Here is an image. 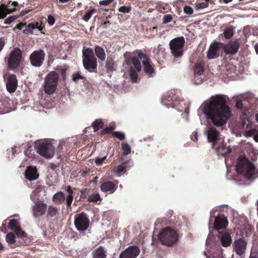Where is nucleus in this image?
Segmentation results:
<instances>
[{
  "label": "nucleus",
  "instance_id": "obj_46",
  "mask_svg": "<svg viewBox=\"0 0 258 258\" xmlns=\"http://www.w3.org/2000/svg\"><path fill=\"white\" fill-rule=\"evenodd\" d=\"M131 10L130 6H122L118 9V11L123 13H128Z\"/></svg>",
  "mask_w": 258,
  "mask_h": 258
},
{
  "label": "nucleus",
  "instance_id": "obj_63",
  "mask_svg": "<svg viewBox=\"0 0 258 258\" xmlns=\"http://www.w3.org/2000/svg\"><path fill=\"white\" fill-rule=\"evenodd\" d=\"M98 179V176H95L93 178V179L92 180V182L94 183H96L97 182V180Z\"/></svg>",
  "mask_w": 258,
  "mask_h": 258
},
{
  "label": "nucleus",
  "instance_id": "obj_36",
  "mask_svg": "<svg viewBox=\"0 0 258 258\" xmlns=\"http://www.w3.org/2000/svg\"><path fill=\"white\" fill-rule=\"evenodd\" d=\"M92 126L95 132L98 131L100 128L103 127V123L101 119H97L93 122Z\"/></svg>",
  "mask_w": 258,
  "mask_h": 258
},
{
  "label": "nucleus",
  "instance_id": "obj_64",
  "mask_svg": "<svg viewBox=\"0 0 258 258\" xmlns=\"http://www.w3.org/2000/svg\"><path fill=\"white\" fill-rule=\"evenodd\" d=\"M254 48L257 54H258V43H256L254 46Z\"/></svg>",
  "mask_w": 258,
  "mask_h": 258
},
{
  "label": "nucleus",
  "instance_id": "obj_57",
  "mask_svg": "<svg viewBox=\"0 0 258 258\" xmlns=\"http://www.w3.org/2000/svg\"><path fill=\"white\" fill-rule=\"evenodd\" d=\"M191 138L192 141L197 142L198 140V135L197 132H194L191 135Z\"/></svg>",
  "mask_w": 258,
  "mask_h": 258
},
{
  "label": "nucleus",
  "instance_id": "obj_8",
  "mask_svg": "<svg viewBox=\"0 0 258 258\" xmlns=\"http://www.w3.org/2000/svg\"><path fill=\"white\" fill-rule=\"evenodd\" d=\"M58 80V75L55 71L49 73L45 77L43 89L45 93L51 95L56 89Z\"/></svg>",
  "mask_w": 258,
  "mask_h": 258
},
{
  "label": "nucleus",
  "instance_id": "obj_44",
  "mask_svg": "<svg viewBox=\"0 0 258 258\" xmlns=\"http://www.w3.org/2000/svg\"><path fill=\"white\" fill-rule=\"evenodd\" d=\"M245 234L244 233H242V235L245 236H248L250 235H251L252 233V227L249 225H246L245 227Z\"/></svg>",
  "mask_w": 258,
  "mask_h": 258
},
{
  "label": "nucleus",
  "instance_id": "obj_26",
  "mask_svg": "<svg viewBox=\"0 0 258 258\" xmlns=\"http://www.w3.org/2000/svg\"><path fill=\"white\" fill-rule=\"evenodd\" d=\"M133 165L132 162L130 161L124 162L121 164L114 167L113 172L119 176L121 173L125 172Z\"/></svg>",
  "mask_w": 258,
  "mask_h": 258
},
{
  "label": "nucleus",
  "instance_id": "obj_54",
  "mask_svg": "<svg viewBox=\"0 0 258 258\" xmlns=\"http://www.w3.org/2000/svg\"><path fill=\"white\" fill-rule=\"evenodd\" d=\"M106 156H104V157L102 158H96L95 160V162L97 165H101L103 162V161L106 159Z\"/></svg>",
  "mask_w": 258,
  "mask_h": 258
},
{
  "label": "nucleus",
  "instance_id": "obj_13",
  "mask_svg": "<svg viewBox=\"0 0 258 258\" xmlns=\"http://www.w3.org/2000/svg\"><path fill=\"white\" fill-rule=\"evenodd\" d=\"M75 225L78 231H84L86 230L89 225V220L87 215L82 213L75 216Z\"/></svg>",
  "mask_w": 258,
  "mask_h": 258
},
{
  "label": "nucleus",
  "instance_id": "obj_50",
  "mask_svg": "<svg viewBox=\"0 0 258 258\" xmlns=\"http://www.w3.org/2000/svg\"><path fill=\"white\" fill-rule=\"evenodd\" d=\"M84 77L80 75L79 73H75L73 75L72 79L73 80L76 82L80 79H83Z\"/></svg>",
  "mask_w": 258,
  "mask_h": 258
},
{
  "label": "nucleus",
  "instance_id": "obj_35",
  "mask_svg": "<svg viewBox=\"0 0 258 258\" xmlns=\"http://www.w3.org/2000/svg\"><path fill=\"white\" fill-rule=\"evenodd\" d=\"M204 72V66L202 62L196 64L194 69V74L203 75Z\"/></svg>",
  "mask_w": 258,
  "mask_h": 258
},
{
  "label": "nucleus",
  "instance_id": "obj_47",
  "mask_svg": "<svg viewBox=\"0 0 258 258\" xmlns=\"http://www.w3.org/2000/svg\"><path fill=\"white\" fill-rule=\"evenodd\" d=\"M113 135L120 140H123L125 138L124 134L120 132H114L113 133Z\"/></svg>",
  "mask_w": 258,
  "mask_h": 258
},
{
  "label": "nucleus",
  "instance_id": "obj_27",
  "mask_svg": "<svg viewBox=\"0 0 258 258\" xmlns=\"http://www.w3.org/2000/svg\"><path fill=\"white\" fill-rule=\"evenodd\" d=\"M25 176L27 179L30 181L37 179L39 174L36 167L31 166L28 167L25 172Z\"/></svg>",
  "mask_w": 258,
  "mask_h": 258
},
{
  "label": "nucleus",
  "instance_id": "obj_38",
  "mask_svg": "<svg viewBox=\"0 0 258 258\" xmlns=\"http://www.w3.org/2000/svg\"><path fill=\"white\" fill-rule=\"evenodd\" d=\"M121 148L122 150V154L123 155H127L129 154L131 152L130 146L126 143H122Z\"/></svg>",
  "mask_w": 258,
  "mask_h": 258
},
{
  "label": "nucleus",
  "instance_id": "obj_32",
  "mask_svg": "<svg viewBox=\"0 0 258 258\" xmlns=\"http://www.w3.org/2000/svg\"><path fill=\"white\" fill-rule=\"evenodd\" d=\"M95 53L97 57L101 60H104L106 58V54L104 50L102 47L96 46L95 47Z\"/></svg>",
  "mask_w": 258,
  "mask_h": 258
},
{
  "label": "nucleus",
  "instance_id": "obj_34",
  "mask_svg": "<svg viewBox=\"0 0 258 258\" xmlns=\"http://www.w3.org/2000/svg\"><path fill=\"white\" fill-rule=\"evenodd\" d=\"M234 29L232 26L227 27L224 31L223 35L225 38L230 39L234 34Z\"/></svg>",
  "mask_w": 258,
  "mask_h": 258
},
{
  "label": "nucleus",
  "instance_id": "obj_60",
  "mask_svg": "<svg viewBox=\"0 0 258 258\" xmlns=\"http://www.w3.org/2000/svg\"><path fill=\"white\" fill-rule=\"evenodd\" d=\"M4 45V41L3 40L2 38H0V51L2 50Z\"/></svg>",
  "mask_w": 258,
  "mask_h": 258
},
{
  "label": "nucleus",
  "instance_id": "obj_53",
  "mask_svg": "<svg viewBox=\"0 0 258 258\" xmlns=\"http://www.w3.org/2000/svg\"><path fill=\"white\" fill-rule=\"evenodd\" d=\"M54 18L51 15H48L47 17V22L50 26H52L55 22Z\"/></svg>",
  "mask_w": 258,
  "mask_h": 258
},
{
  "label": "nucleus",
  "instance_id": "obj_9",
  "mask_svg": "<svg viewBox=\"0 0 258 258\" xmlns=\"http://www.w3.org/2000/svg\"><path fill=\"white\" fill-rule=\"evenodd\" d=\"M241 127L244 131V135L246 137L254 136V139L258 142V132L252 127V123L249 120L245 113H243L240 115Z\"/></svg>",
  "mask_w": 258,
  "mask_h": 258
},
{
  "label": "nucleus",
  "instance_id": "obj_21",
  "mask_svg": "<svg viewBox=\"0 0 258 258\" xmlns=\"http://www.w3.org/2000/svg\"><path fill=\"white\" fill-rule=\"evenodd\" d=\"M222 45L223 44L220 42H215L212 44L207 53L208 58L213 59L218 57Z\"/></svg>",
  "mask_w": 258,
  "mask_h": 258
},
{
  "label": "nucleus",
  "instance_id": "obj_41",
  "mask_svg": "<svg viewBox=\"0 0 258 258\" xmlns=\"http://www.w3.org/2000/svg\"><path fill=\"white\" fill-rule=\"evenodd\" d=\"M101 199L100 195L98 194H93L90 195L88 197V200L90 202H97Z\"/></svg>",
  "mask_w": 258,
  "mask_h": 258
},
{
  "label": "nucleus",
  "instance_id": "obj_10",
  "mask_svg": "<svg viewBox=\"0 0 258 258\" xmlns=\"http://www.w3.org/2000/svg\"><path fill=\"white\" fill-rule=\"evenodd\" d=\"M83 63L84 68L90 72L97 68V60L91 48L83 49Z\"/></svg>",
  "mask_w": 258,
  "mask_h": 258
},
{
  "label": "nucleus",
  "instance_id": "obj_5",
  "mask_svg": "<svg viewBox=\"0 0 258 258\" xmlns=\"http://www.w3.org/2000/svg\"><path fill=\"white\" fill-rule=\"evenodd\" d=\"M218 212L217 210H213L210 212V218L209 228L213 229L217 231H224L228 225V221L226 217Z\"/></svg>",
  "mask_w": 258,
  "mask_h": 258
},
{
  "label": "nucleus",
  "instance_id": "obj_45",
  "mask_svg": "<svg viewBox=\"0 0 258 258\" xmlns=\"http://www.w3.org/2000/svg\"><path fill=\"white\" fill-rule=\"evenodd\" d=\"M172 20V17L170 14H166L165 15L162 19L163 20V24H167L170 22H171Z\"/></svg>",
  "mask_w": 258,
  "mask_h": 258
},
{
  "label": "nucleus",
  "instance_id": "obj_14",
  "mask_svg": "<svg viewBox=\"0 0 258 258\" xmlns=\"http://www.w3.org/2000/svg\"><path fill=\"white\" fill-rule=\"evenodd\" d=\"M208 141L212 144V147L216 146L221 136L220 132L215 126L209 127L206 131Z\"/></svg>",
  "mask_w": 258,
  "mask_h": 258
},
{
  "label": "nucleus",
  "instance_id": "obj_6",
  "mask_svg": "<svg viewBox=\"0 0 258 258\" xmlns=\"http://www.w3.org/2000/svg\"><path fill=\"white\" fill-rule=\"evenodd\" d=\"M35 148L38 154L47 159L54 155V147L48 139L37 141L35 143Z\"/></svg>",
  "mask_w": 258,
  "mask_h": 258
},
{
  "label": "nucleus",
  "instance_id": "obj_20",
  "mask_svg": "<svg viewBox=\"0 0 258 258\" xmlns=\"http://www.w3.org/2000/svg\"><path fill=\"white\" fill-rule=\"evenodd\" d=\"M9 227L15 232L18 237L21 238L26 237V234L22 230L18 220L16 219L11 220L9 224Z\"/></svg>",
  "mask_w": 258,
  "mask_h": 258
},
{
  "label": "nucleus",
  "instance_id": "obj_2",
  "mask_svg": "<svg viewBox=\"0 0 258 258\" xmlns=\"http://www.w3.org/2000/svg\"><path fill=\"white\" fill-rule=\"evenodd\" d=\"M141 60L144 66V71L149 77L153 76L154 69L151 64L150 59L143 52H139L137 55L131 56L130 58L126 59L123 63L130 67V76L133 82H136L138 79V73L141 70Z\"/></svg>",
  "mask_w": 258,
  "mask_h": 258
},
{
  "label": "nucleus",
  "instance_id": "obj_61",
  "mask_svg": "<svg viewBox=\"0 0 258 258\" xmlns=\"http://www.w3.org/2000/svg\"><path fill=\"white\" fill-rule=\"evenodd\" d=\"M23 27H24L23 24H19L17 25V28L18 29H20V30H21Z\"/></svg>",
  "mask_w": 258,
  "mask_h": 258
},
{
  "label": "nucleus",
  "instance_id": "obj_30",
  "mask_svg": "<svg viewBox=\"0 0 258 258\" xmlns=\"http://www.w3.org/2000/svg\"><path fill=\"white\" fill-rule=\"evenodd\" d=\"M213 148L215 149L218 155H221L222 156H224L231 152L230 146H226L224 144H221L217 147L214 146V147Z\"/></svg>",
  "mask_w": 258,
  "mask_h": 258
},
{
  "label": "nucleus",
  "instance_id": "obj_12",
  "mask_svg": "<svg viewBox=\"0 0 258 258\" xmlns=\"http://www.w3.org/2000/svg\"><path fill=\"white\" fill-rule=\"evenodd\" d=\"M22 58V52L18 48L13 49L7 59V64L10 69H14L20 64Z\"/></svg>",
  "mask_w": 258,
  "mask_h": 258
},
{
  "label": "nucleus",
  "instance_id": "obj_33",
  "mask_svg": "<svg viewBox=\"0 0 258 258\" xmlns=\"http://www.w3.org/2000/svg\"><path fill=\"white\" fill-rule=\"evenodd\" d=\"M43 190L41 187H37L35 188L31 194V199L32 201H35L39 199L41 196V192Z\"/></svg>",
  "mask_w": 258,
  "mask_h": 258
},
{
  "label": "nucleus",
  "instance_id": "obj_22",
  "mask_svg": "<svg viewBox=\"0 0 258 258\" xmlns=\"http://www.w3.org/2000/svg\"><path fill=\"white\" fill-rule=\"evenodd\" d=\"M46 209V204L41 202H36L32 206L33 215L35 217L41 216L45 213Z\"/></svg>",
  "mask_w": 258,
  "mask_h": 258
},
{
  "label": "nucleus",
  "instance_id": "obj_28",
  "mask_svg": "<svg viewBox=\"0 0 258 258\" xmlns=\"http://www.w3.org/2000/svg\"><path fill=\"white\" fill-rule=\"evenodd\" d=\"M107 253L104 247L100 246L93 250L91 253L92 258H106Z\"/></svg>",
  "mask_w": 258,
  "mask_h": 258
},
{
  "label": "nucleus",
  "instance_id": "obj_17",
  "mask_svg": "<svg viewBox=\"0 0 258 258\" xmlns=\"http://www.w3.org/2000/svg\"><path fill=\"white\" fill-rule=\"evenodd\" d=\"M45 55L44 51L41 49L34 51L30 56L31 64L36 67H40L43 62Z\"/></svg>",
  "mask_w": 258,
  "mask_h": 258
},
{
  "label": "nucleus",
  "instance_id": "obj_23",
  "mask_svg": "<svg viewBox=\"0 0 258 258\" xmlns=\"http://www.w3.org/2000/svg\"><path fill=\"white\" fill-rule=\"evenodd\" d=\"M218 238L220 239L221 245L223 247L229 246L232 243V238L230 234L227 231L224 230L218 232Z\"/></svg>",
  "mask_w": 258,
  "mask_h": 258
},
{
  "label": "nucleus",
  "instance_id": "obj_56",
  "mask_svg": "<svg viewBox=\"0 0 258 258\" xmlns=\"http://www.w3.org/2000/svg\"><path fill=\"white\" fill-rule=\"evenodd\" d=\"M64 142L63 141H60L58 144L57 149L56 151L58 152H61V151L63 150V147L64 145Z\"/></svg>",
  "mask_w": 258,
  "mask_h": 258
},
{
  "label": "nucleus",
  "instance_id": "obj_52",
  "mask_svg": "<svg viewBox=\"0 0 258 258\" xmlns=\"http://www.w3.org/2000/svg\"><path fill=\"white\" fill-rule=\"evenodd\" d=\"M208 6V3H199L196 5L197 9H201L207 8Z\"/></svg>",
  "mask_w": 258,
  "mask_h": 258
},
{
  "label": "nucleus",
  "instance_id": "obj_48",
  "mask_svg": "<svg viewBox=\"0 0 258 258\" xmlns=\"http://www.w3.org/2000/svg\"><path fill=\"white\" fill-rule=\"evenodd\" d=\"M184 12L187 15H191L193 14V9L189 6H185L183 8Z\"/></svg>",
  "mask_w": 258,
  "mask_h": 258
},
{
  "label": "nucleus",
  "instance_id": "obj_40",
  "mask_svg": "<svg viewBox=\"0 0 258 258\" xmlns=\"http://www.w3.org/2000/svg\"><path fill=\"white\" fill-rule=\"evenodd\" d=\"M204 77L203 75L194 74L193 82L195 84H200L203 82Z\"/></svg>",
  "mask_w": 258,
  "mask_h": 258
},
{
  "label": "nucleus",
  "instance_id": "obj_37",
  "mask_svg": "<svg viewBox=\"0 0 258 258\" xmlns=\"http://www.w3.org/2000/svg\"><path fill=\"white\" fill-rule=\"evenodd\" d=\"M6 240L10 244H14L16 242V237L13 233H9L6 236Z\"/></svg>",
  "mask_w": 258,
  "mask_h": 258
},
{
  "label": "nucleus",
  "instance_id": "obj_62",
  "mask_svg": "<svg viewBox=\"0 0 258 258\" xmlns=\"http://www.w3.org/2000/svg\"><path fill=\"white\" fill-rule=\"evenodd\" d=\"M113 127H107L106 128H105V132H110L111 130H113Z\"/></svg>",
  "mask_w": 258,
  "mask_h": 258
},
{
  "label": "nucleus",
  "instance_id": "obj_31",
  "mask_svg": "<svg viewBox=\"0 0 258 258\" xmlns=\"http://www.w3.org/2000/svg\"><path fill=\"white\" fill-rule=\"evenodd\" d=\"M64 195L61 191L56 192L53 196V200L57 204H62L64 202Z\"/></svg>",
  "mask_w": 258,
  "mask_h": 258
},
{
  "label": "nucleus",
  "instance_id": "obj_25",
  "mask_svg": "<svg viewBox=\"0 0 258 258\" xmlns=\"http://www.w3.org/2000/svg\"><path fill=\"white\" fill-rule=\"evenodd\" d=\"M239 47V44L237 41L230 42L227 44L225 45L224 47V50L227 54H233L236 53Z\"/></svg>",
  "mask_w": 258,
  "mask_h": 258
},
{
  "label": "nucleus",
  "instance_id": "obj_15",
  "mask_svg": "<svg viewBox=\"0 0 258 258\" xmlns=\"http://www.w3.org/2000/svg\"><path fill=\"white\" fill-rule=\"evenodd\" d=\"M206 248L204 252V254L206 258H225L223 256V249L221 248L216 249L212 247L209 243L208 240L206 241Z\"/></svg>",
  "mask_w": 258,
  "mask_h": 258
},
{
  "label": "nucleus",
  "instance_id": "obj_4",
  "mask_svg": "<svg viewBox=\"0 0 258 258\" xmlns=\"http://www.w3.org/2000/svg\"><path fill=\"white\" fill-rule=\"evenodd\" d=\"M235 169L237 173L248 180L258 177V171L254 165L244 157L238 158Z\"/></svg>",
  "mask_w": 258,
  "mask_h": 258
},
{
  "label": "nucleus",
  "instance_id": "obj_49",
  "mask_svg": "<svg viewBox=\"0 0 258 258\" xmlns=\"http://www.w3.org/2000/svg\"><path fill=\"white\" fill-rule=\"evenodd\" d=\"M17 19V17L15 16H13L7 18L4 22L5 24H10L13 22H14Z\"/></svg>",
  "mask_w": 258,
  "mask_h": 258
},
{
  "label": "nucleus",
  "instance_id": "obj_58",
  "mask_svg": "<svg viewBox=\"0 0 258 258\" xmlns=\"http://www.w3.org/2000/svg\"><path fill=\"white\" fill-rule=\"evenodd\" d=\"M236 106L237 108L242 109L243 107V104L241 100H237L236 102Z\"/></svg>",
  "mask_w": 258,
  "mask_h": 258
},
{
  "label": "nucleus",
  "instance_id": "obj_24",
  "mask_svg": "<svg viewBox=\"0 0 258 258\" xmlns=\"http://www.w3.org/2000/svg\"><path fill=\"white\" fill-rule=\"evenodd\" d=\"M18 85L16 76L14 75H10L6 83V86L8 91L10 93H13L15 91Z\"/></svg>",
  "mask_w": 258,
  "mask_h": 258
},
{
  "label": "nucleus",
  "instance_id": "obj_11",
  "mask_svg": "<svg viewBox=\"0 0 258 258\" xmlns=\"http://www.w3.org/2000/svg\"><path fill=\"white\" fill-rule=\"evenodd\" d=\"M184 43L185 41L183 37L176 38L170 41L169 46L171 51L175 57L183 55Z\"/></svg>",
  "mask_w": 258,
  "mask_h": 258
},
{
  "label": "nucleus",
  "instance_id": "obj_7",
  "mask_svg": "<svg viewBox=\"0 0 258 258\" xmlns=\"http://www.w3.org/2000/svg\"><path fill=\"white\" fill-rule=\"evenodd\" d=\"M158 238L162 244L170 246L178 241L179 237L174 229L166 227L159 234Z\"/></svg>",
  "mask_w": 258,
  "mask_h": 258
},
{
  "label": "nucleus",
  "instance_id": "obj_1",
  "mask_svg": "<svg viewBox=\"0 0 258 258\" xmlns=\"http://www.w3.org/2000/svg\"><path fill=\"white\" fill-rule=\"evenodd\" d=\"M203 114L215 126H222L225 124L231 116V109L226 103V96L217 94L204 101L198 110L200 118Z\"/></svg>",
  "mask_w": 258,
  "mask_h": 258
},
{
  "label": "nucleus",
  "instance_id": "obj_59",
  "mask_svg": "<svg viewBox=\"0 0 258 258\" xmlns=\"http://www.w3.org/2000/svg\"><path fill=\"white\" fill-rule=\"evenodd\" d=\"M67 190L69 192V195H72L73 193V191L71 187V186L68 185L67 188Z\"/></svg>",
  "mask_w": 258,
  "mask_h": 258
},
{
  "label": "nucleus",
  "instance_id": "obj_18",
  "mask_svg": "<svg viewBox=\"0 0 258 258\" xmlns=\"http://www.w3.org/2000/svg\"><path fill=\"white\" fill-rule=\"evenodd\" d=\"M140 253V249L138 246L132 245L128 246L120 255L119 258H136Z\"/></svg>",
  "mask_w": 258,
  "mask_h": 258
},
{
  "label": "nucleus",
  "instance_id": "obj_16",
  "mask_svg": "<svg viewBox=\"0 0 258 258\" xmlns=\"http://www.w3.org/2000/svg\"><path fill=\"white\" fill-rule=\"evenodd\" d=\"M247 242L242 238L236 239L233 243L234 251L242 258L245 256Z\"/></svg>",
  "mask_w": 258,
  "mask_h": 258
},
{
  "label": "nucleus",
  "instance_id": "obj_29",
  "mask_svg": "<svg viewBox=\"0 0 258 258\" xmlns=\"http://www.w3.org/2000/svg\"><path fill=\"white\" fill-rule=\"evenodd\" d=\"M36 29H38L39 31H41L43 29V26L39 24L38 22L31 23L26 26L23 32L27 34H32L33 30Z\"/></svg>",
  "mask_w": 258,
  "mask_h": 258
},
{
  "label": "nucleus",
  "instance_id": "obj_55",
  "mask_svg": "<svg viewBox=\"0 0 258 258\" xmlns=\"http://www.w3.org/2000/svg\"><path fill=\"white\" fill-rule=\"evenodd\" d=\"M113 0H103L99 2V5L101 6H107L112 3Z\"/></svg>",
  "mask_w": 258,
  "mask_h": 258
},
{
  "label": "nucleus",
  "instance_id": "obj_42",
  "mask_svg": "<svg viewBox=\"0 0 258 258\" xmlns=\"http://www.w3.org/2000/svg\"><path fill=\"white\" fill-rule=\"evenodd\" d=\"M95 12V10L94 9H91L89 11H88L85 14V15L83 16V19L86 21V22H88L89 21V20L91 18V17H92V14Z\"/></svg>",
  "mask_w": 258,
  "mask_h": 258
},
{
  "label": "nucleus",
  "instance_id": "obj_51",
  "mask_svg": "<svg viewBox=\"0 0 258 258\" xmlns=\"http://www.w3.org/2000/svg\"><path fill=\"white\" fill-rule=\"evenodd\" d=\"M73 196L71 195H69L68 196L67 198L66 202H67V205L68 207H70L72 203V201L73 200Z\"/></svg>",
  "mask_w": 258,
  "mask_h": 258
},
{
  "label": "nucleus",
  "instance_id": "obj_3",
  "mask_svg": "<svg viewBox=\"0 0 258 258\" xmlns=\"http://www.w3.org/2000/svg\"><path fill=\"white\" fill-rule=\"evenodd\" d=\"M181 93L179 90H173L165 93L161 99V102L167 107L176 108L179 111H184L188 113V104L180 98Z\"/></svg>",
  "mask_w": 258,
  "mask_h": 258
},
{
  "label": "nucleus",
  "instance_id": "obj_43",
  "mask_svg": "<svg viewBox=\"0 0 258 258\" xmlns=\"http://www.w3.org/2000/svg\"><path fill=\"white\" fill-rule=\"evenodd\" d=\"M7 9L4 5L0 6V19L4 18L7 15Z\"/></svg>",
  "mask_w": 258,
  "mask_h": 258
},
{
  "label": "nucleus",
  "instance_id": "obj_39",
  "mask_svg": "<svg viewBox=\"0 0 258 258\" xmlns=\"http://www.w3.org/2000/svg\"><path fill=\"white\" fill-rule=\"evenodd\" d=\"M58 211L57 208L53 206H49L48 208L47 214L50 217L54 216Z\"/></svg>",
  "mask_w": 258,
  "mask_h": 258
},
{
  "label": "nucleus",
  "instance_id": "obj_19",
  "mask_svg": "<svg viewBox=\"0 0 258 258\" xmlns=\"http://www.w3.org/2000/svg\"><path fill=\"white\" fill-rule=\"evenodd\" d=\"M118 182L117 180L114 181H106L102 182L100 185V188L102 191L107 194H113L117 189Z\"/></svg>",
  "mask_w": 258,
  "mask_h": 258
}]
</instances>
